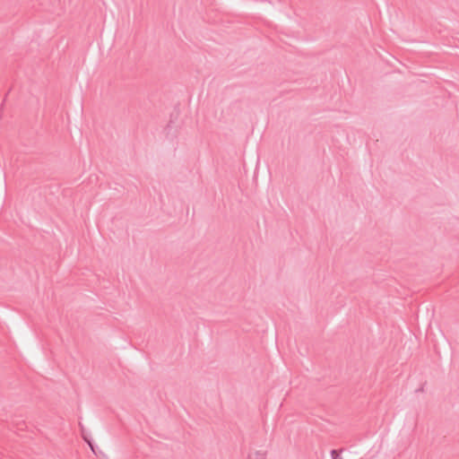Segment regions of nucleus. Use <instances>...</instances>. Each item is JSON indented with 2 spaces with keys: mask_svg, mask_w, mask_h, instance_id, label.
<instances>
[{
  "mask_svg": "<svg viewBox=\"0 0 459 459\" xmlns=\"http://www.w3.org/2000/svg\"><path fill=\"white\" fill-rule=\"evenodd\" d=\"M165 132L168 136H171L169 140H173V137L176 136L178 132V126H176L175 123L170 120L165 128Z\"/></svg>",
  "mask_w": 459,
  "mask_h": 459,
  "instance_id": "nucleus-1",
  "label": "nucleus"
},
{
  "mask_svg": "<svg viewBox=\"0 0 459 459\" xmlns=\"http://www.w3.org/2000/svg\"><path fill=\"white\" fill-rule=\"evenodd\" d=\"M248 459H266V453L264 451H255L248 455Z\"/></svg>",
  "mask_w": 459,
  "mask_h": 459,
  "instance_id": "nucleus-2",
  "label": "nucleus"
},
{
  "mask_svg": "<svg viewBox=\"0 0 459 459\" xmlns=\"http://www.w3.org/2000/svg\"><path fill=\"white\" fill-rule=\"evenodd\" d=\"M343 449H341L340 451L337 450H332L331 451V458L332 459H342V457L340 455V453H342Z\"/></svg>",
  "mask_w": 459,
  "mask_h": 459,
  "instance_id": "nucleus-3",
  "label": "nucleus"
}]
</instances>
